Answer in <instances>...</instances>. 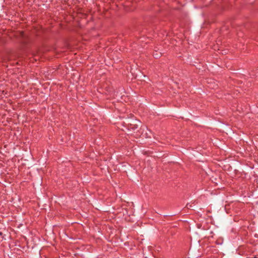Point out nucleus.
<instances>
[{"mask_svg": "<svg viewBox=\"0 0 258 258\" xmlns=\"http://www.w3.org/2000/svg\"><path fill=\"white\" fill-rule=\"evenodd\" d=\"M127 127L128 130L135 131L136 130L141 124V121L136 119L134 115L131 114V117H128L125 120Z\"/></svg>", "mask_w": 258, "mask_h": 258, "instance_id": "f257e3e1", "label": "nucleus"}, {"mask_svg": "<svg viewBox=\"0 0 258 258\" xmlns=\"http://www.w3.org/2000/svg\"><path fill=\"white\" fill-rule=\"evenodd\" d=\"M161 54V53H160V54H158L157 53H154L153 56H154L155 58H157L160 56Z\"/></svg>", "mask_w": 258, "mask_h": 258, "instance_id": "f03ea898", "label": "nucleus"}, {"mask_svg": "<svg viewBox=\"0 0 258 258\" xmlns=\"http://www.w3.org/2000/svg\"><path fill=\"white\" fill-rule=\"evenodd\" d=\"M186 207L188 209H191L193 208V206L191 205H189L188 204L186 205Z\"/></svg>", "mask_w": 258, "mask_h": 258, "instance_id": "7ed1b4c3", "label": "nucleus"}, {"mask_svg": "<svg viewBox=\"0 0 258 258\" xmlns=\"http://www.w3.org/2000/svg\"><path fill=\"white\" fill-rule=\"evenodd\" d=\"M217 86V84H216V85H214L213 87H212V86H209V87H211V88H213V89H214V87H216Z\"/></svg>", "mask_w": 258, "mask_h": 258, "instance_id": "20e7f679", "label": "nucleus"}, {"mask_svg": "<svg viewBox=\"0 0 258 258\" xmlns=\"http://www.w3.org/2000/svg\"><path fill=\"white\" fill-rule=\"evenodd\" d=\"M21 34L22 37H24V32H22L21 33Z\"/></svg>", "mask_w": 258, "mask_h": 258, "instance_id": "39448f33", "label": "nucleus"}, {"mask_svg": "<svg viewBox=\"0 0 258 258\" xmlns=\"http://www.w3.org/2000/svg\"><path fill=\"white\" fill-rule=\"evenodd\" d=\"M2 235V232H0V235Z\"/></svg>", "mask_w": 258, "mask_h": 258, "instance_id": "423d86ee", "label": "nucleus"}, {"mask_svg": "<svg viewBox=\"0 0 258 258\" xmlns=\"http://www.w3.org/2000/svg\"><path fill=\"white\" fill-rule=\"evenodd\" d=\"M253 258H257L256 256H254Z\"/></svg>", "mask_w": 258, "mask_h": 258, "instance_id": "0eeeda50", "label": "nucleus"}]
</instances>
